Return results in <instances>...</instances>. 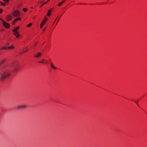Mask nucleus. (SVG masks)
I'll list each match as a JSON object with an SVG mask.
<instances>
[{
  "label": "nucleus",
  "mask_w": 147,
  "mask_h": 147,
  "mask_svg": "<svg viewBox=\"0 0 147 147\" xmlns=\"http://www.w3.org/2000/svg\"><path fill=\"white\" fill-rule=\"evenodd\" d=\"M21 20V18H16V19H15L13 21H14V22H16L17 21L19 20Z\"/></svg>",
  "instance_id": "nucleus-17"
},
{
  "label": "nucleus",
  "mask_w": 147,
  "mask_h": 147,
  "mask_svg": "<svg viewBox=\"0 0 147 147\" xmlns=\"http://www.w3.org/2000/svg\"><path fill=\"white\" fill-rule=\"evenodd\" d=\"M12 18V17L10 16H8L6 18L7 21L8 22L10 21Z\"/></svg>",
  "instance_id": "nucleus-6"
},
{
  "label": "nucleus",
  "mask_w": 147,
  "mask_h": 147,
  "mask_svg": "<svg viewBox=\"0 0 147 147\" xmlns=\"http://www.w3.org/2000/svg\"><path fill=\"white\" fill-rule=\"evenodd\" d=\"M6 60L5 59H3L2 60L0 61V65H1L2 63L4 62Z\"/></svg>",
  "instance_id": "nucleus-15"
},
{
  "label": "nucleus",
  "mask_w": 147,
  "mask_h": 147,
  "mask_svg": "<svg viewBox=\"0 0 147 147\" xmlns=\"http://www.w3.org/2000/svg\"><path fill=\"white\" fill-rule=\"evenodd\" d=\"M4 1H6L7 2H8L9 1V0H3Z\"/></svg>",
  "instance_id": "nucleus-26"
},
{
  "label": "nucleus",
  "mask_w": 147,
  "mask_h": 147,
  "mask_svg": "<svg viewBox=\"0 0 147 147\" xmlns=\"http://www.w3.org/2000/svg\"><path fill=\"white\" fill-rule=\"evenodd\" d=\"M6 45L7 46H8L9 45V44L8 43H6Z\"/></svg>",
  "instance_id": "nucleus-29"
},
{
  "label": "nucleus",
  "mask_w": 147,
  "mask_h": 147,
  "mask_svg": "<svg viewBox=\"0 0 147 147\" xmlns=\"http://www.w3.org/2000/svg\"><path fill=\"white\" fill-rule=\"evenodd\" d=\"M58 17H57V18H56V20H55V22H54H54H55V21L56 20H57V18H58Z\"/></svg>",
  "instance_id": "nucleus-31"
},
{
  "label": "nucleus",
  "mask_w": 147,
  "mask_h": 147,
  "mask_svg": "<svg viewBox=\"0 0 147 147\" xmlns=\"http://www.w3.org/2000/svg\"><path fill=\"white\" fill-rule=\"evenodd\" d=\"M37 44V43H36L34 45V47H33L34 48V47L36 46V45Z\"/></svg>",
  "instance_id": "nucleus-28"
},
{
  "label": "nucleus",
  "mask_w": 147,
  "mask_h": 147,
  "mask_svg": "<svg viewBox=\"0 0 147 147\" xmlns=\"http://www.w3.org/2000/svg\"><path fill=\"white\" fill-rule=\"evenodd\" d=\"M12 14L14 17H17L20 15V13L19 11L15 10L13 12Z\"/></svg>",
  "instance_id": "nucleus-4"
},
{
  "label": "nucleus",
  "mask_w": 147,
  "mask_h": 147,
  "mask_svg": "<svg viewBox=\"0 0 147 147\" xmlns=\"http://www.w3.org/2000/svg\"><path fill=\"white\" fill-rule=\"evenodd\" d=\"M47 19H45L43 21H44L45 22V23L46 22L47 20Z\"/></svg>",
  "instance_id": "nucleus-24"
},
{
  "label": "nucleus",
  "mask_w": 147,
  "mask_h": 147,
  "mask_svg": "<svg viewBox=\"0 0 147 147\" xmlns=\"http://www.w3.org/2000/svg\"><path fill=\"white\" fill-rule=\"evenodd\" d=\"M23 10L25 12H26L27 11V9L26 8H24L23 9Z\"/></svg>",
  "instance_id": "nucleus-21"
},
{
  "label": "nucleus",
  "mask_w": 147,
  "mask_h": 147,
  "mask_svg": "<svg viewBox=\"0 0 147 147\" xmlns=\"http://www.w3.org/2000/svg\"><path fill=\"white\" fill-rule=\"evenodd\" d=\"M15 22H14V21H13V22H12V24L13 25H14L15 24Z\"/></svg>",
  "instance_id": "nucleus-27"
},
{
  "label": "nucleus",
  "mask_w": 147,
  "mask_h": 147,
  "mask_svg": "<svg viewBox=\"0 0 147 147\" xmlns=\"http://www.w3.org/2000/svg\"><path fill=\"white\" fill-rule=\"evenodd\" d=\"M65 1V0H64L61 2L59 3L58 5V6H60Z\"/></svg>",
  "instance_id": "nucleus-16"
},
{
  "label": "nucleus",
  "mask_w": 147,
  "mask_h": 147,
  "mask_svg": "<svg viewBox=\"0 0 147 147\" xmlns=\"http://www.w3.org/2000/svg\"><path fill=\"white\" fill-rule=\"evenodd\" d=\"M26 50H25V51H24V52H26Z\"/></svg>",
  "instance_id": "nucleus-33"
},
{
  "label": "nucleus",
  "mask_w": 147,
  "mask_h": 147,
  "mask_svg": "<svg viewBox=\"0 0 147 147\" xmlns=\"http://www.w3.org/2000/svg\"><path fill=\"white\" fill-rule=\"evenodd\" d=\"M18 32H14L13 33V34L15 35L16 38H18L20 36V34H18Z\"/></svg>",
  "instance_id": "nucleus-9"
},
{
  "label": "nucleus",
  "mask_w": 147,
  "mask_h": 147,
  "mask_svg": "<svg viewBox=\"0 0 147 147\" xmlns=\"http://www.w3.org/2000/svg\"><path fill=\"white\" fill-rule=\"evenodd\" d=\"M41 55V54L40 53L38 52L34 55V57L36 58H38Z\"/></svg>",
  "instance_id": "nucleus-8"
},
{
  "label": "nucleus",
  "mask_w": 147,
  "mask_h": 147,
  "mask_svg": "<svg viewBox=\"0 0 147 147\" xmlns=\"http://www.w3.org/2000/svg\"><path fill=\"white\" fill-rule=\"evenodd\" d=\"M2 23L3 25L6 28H8L10 27V25L9 24L7 23L3 20L1 19L0 20Z\"/></svg>",
  "instance_id": "nucleus-2"
},
{
  "label": "nucleus",
  "mask_w": 147,
  "mask_h": 147,
  "mask_svg": "<svg viewBox=\"0 0 147 147\" xmlns=\"http://www.w3.org/2000/svg\"><path fill=\"white\" fill-rule=\"evenodd\" d=\"M8 49H13L14 48V47H13V46H10L8 47H7Z\"/></svg>",
  "instance_id": "nucleus-18"
},
{
  "label": "nucleus",
  "mask_w": 147,
  "mask_h": 147,
  "mask_svg": "<svg viewBox=\"0 0 147 147\" xmlns=\"http://www.w3.org/2000/svg\"><path fill=\"white\" fill-rule=\"evenodd\" d=\"M13 72H17V71H18V70H19V65H18V64H13Z\"/></svg>",
  "instance_id": "nucleus-3"
},
{
  "label": "nucleus",
  "mask_w": 147,
  "mask_h": 147,
  "mask_svg": "<svg viewBox=\"0 0 147 147\" xmlns=\"http://www.w3.org/2000/svg\"><path fill=\"white\" fill-rule=\"evenodd\" d=\"M2 9H0V13L2 11Z\"/></svg>",
  "instance_id": "nucleus-25"
},
{
  "label": "nucleus",
  "mask_w": 147,
  "mask_h": 147,
  "mask_svg": "<svg viewBox=\"0 0 147 147\" xmlns=\"http://www.w3.org/2000/svg\"><path fill=\"white\" fill-rule=\"evenodd\" d=\"M19 28L20 27L19 26H18L16 27L14 29H13L12 30V31L13 32V33L14 32H18L17 30H18Z\"/></svg>",
  "instance_id": "nucleus-7"
},
{
  "label": "nucleus",
  "mask_w": 147,
  "mask_h": 147,
  "mask_svg": "<svg viewBox=\"0 0 147 147\" xmlns=\"http://www.w3.org/2000/svg\"><path fill=\"white\" fill-rule=\"evenodd\" d=\"M45 22L44 21H42L41 22V24H40V28H42V26L44 25L45 24Z\"/></svg>",
  "instance_id": "nucleus-13"
},
{
  "label": "nucleus",
  "mask_w": 147,
  "mask_h": 147,
  "mask_svg": "<svg viewBox=\"0 0 147 147\" xmlns=\"http://www.w3.org/2000/svg\"><path fill=\"white\" fill-rule=\"evenodd\" d=\"M38 62L42 63H47V61L45 59H43L42 60L39 61Z\"/></svg>",
  "instance_id": "nucleus-10"
},
{
  "label": "nucleus",
  "mask_w": 147,
  "mask_h": 147,
  "mask_svg": "<svg viewBox=\"0 0 147 147\" xmlns=\"http://www.w3.org/2000/svg\"><path fill=\"white\" fill-rule=\"evenodd\" d=\"M52 9H51L48 11V13L47 14V15L48 16H49L50 15V13L52 11Z\"/></svg>",
  "instance_id": "nucleus-12"
},
{
  "label": "nucleus",
  "mask_w": 147,
  "mask_h": 147,
  "mask_svg": "<svg viewBox=\"0 0 147 147\" xmlns=\"http://www.w3.org/2000/svg\"><path fill=\"white\" fill-rule=\"evenodd\" d=\"M50 66L53 69H57V67H55L53 65L52 63L51 62L50 63Z\"/></svg>",
  "instance_id": "nucleus-11"
},
{
  "label": "nucleus",
  "mask_w": 147,
  "mask_h": 147,
  "mask_svg": "<svg viewBox=\"0 0 147 147\" xmlns=\"http://www.w3.org/2000/svg\"><path fill=\"white\" fill-rule=\"evenodd\" d=\"M49 0H48L46 2H44L40 6V7H41L44 4H46L49 1Z\"/></svg>",
  "instance_id": "nucleus-14"
},
{
  "label": "nucleus",
  "mask_w": 147,
  "mask_h": 147,
  "mask_svg": "<svg viewBox=\"0 0 147 147\" xmlns=\"http://www.w3.org/2000/svg\"><path fill=\"white\" fill-rule=\"evenodd\" d=\"M27 107L26 105H18L17 106V108L18 109H22L23 108H25Z\"/></svg>",
  "instance_id": "nucleus-5"
},
{
  "label": "nucleus",
  "mask_w": 147,
  "mask_h": 147,
  "mask_svg": "<svg viewBox=\"0 0 147 147\" xmlns=\"http://www.w3.org/2000/svg\"><path fill=\"white\" fill-rule=\"evenodd\" d=\"M1 49L6 50V49H8V48H7V47H3L1 48Z\"/></svg>",
  "instance_id": "nucleus-19"
},
{
  "label": "nucleus",
  "mask_w": 147,
  "mask_h": 147,
  "mask_svg": "<svg viewBox=\"0 0 147 147\" xmlns=\"http://www.w3.org/2000/svg\"><path fill=\"white\" fill-rule=\"evenodd\" d=\"M133 100L136 103V104H137V105L139 106V105H138V101H136L134 100Z\"/></svg>",
  "instance_id": "nucleus-23"
},
{
  "label": "nucleus",
  "mask_w": 147,
  "mask_h": 147,
  "mask_svg": "<svg viewBox=\"0 0 147 147\" xmlns=\"http://www.w3.org/2000/svg\"><path fill=\"white\" fill-rule=\"evenodd\" d=\"M45 28H44L43 29V31H45Z\"/></svg>",
  "instance_id": "nucleus-30"
},
{
  "label": "nucleus",
  "mask_w": 147,
  "mask_h": 147,
  "mask_svg": "<svg viewBox=\"0 0 147 147\" xmlns=\"http://www.w3.org/2000/svg\"><path fill=\"white\" fill-rule=\"evenodd\" d=\"M10 75V71L9 70H6L4 71L3 73L1 74L0 80H4L5 78Z\"/></svg>",
  "instance_id": "nucleus-1"
},
{
  "label": "nucleus",
  "mask_w": 147,
  "mask_h": 147,
  "mask_svg": "<svg viewBox=\"0 0 147 147\" xmlns=\"http://www.w3.org/2000/svg\"><path fill=\"white\" fill-rule=\"evenodd\" d=\"M58 17H57V18H56V20H55V22H54H54H55V21L56 20H57V18H58Z\"/></svg>",
  "instance_id": "nucleus-32"
},
{
  "label": "nucleus",
  "mask_w": 147,
  "mask_h": 147,
  "mask_svg": "<svg viewBox=\"0 0 147 147\" xmlns=\"http://www.w3.org/2000/svg\"><path fill=\"white\" fill-rule=\"evenodd\" d=\"M58 21H59V20H58L57 21V22L56 24H57V22H58Z\"/></svg>",
  "instance_id": "nucleus-34"
},
{
  "label": "nucleus",
  "mask_w": 147,
  "mask_h": 147,
  "mask_svg": "<svg viewBox=\"0 0 147 147\" xmlns=\"http://www.w3.org/2000/svg\"><path fill=\"white\" fill-rule=\"evenodd\" d=\"M32 24L31 23H30L27 26V27H30V26H31Z\"/></svg>",
  "instance_id": "nucleus-20"
},
{
  "label": "nucleus",
  "mask_w": 147,
  "mask_h": 147,
  "mask_svg": "<svg viewBox=\"0 0 147 147\" xmlns=\"http://www.w3.org/2000/svg\"><path fill=\"white\" fill-rule=\"evenodd\" d=\"M0 4L3 5H4V6H5V4L4 3H3L2 2H1V1H0Z\"/></svg>",
  "instance_id": "nucleus-22"
}]
</instances>
